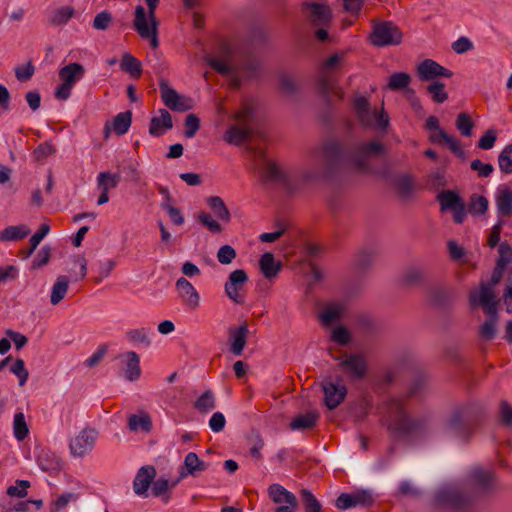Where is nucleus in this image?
Instances as JSON below:
<instances>
[{"mask_svg":"<svg viewBox=\"0 0 512 512\" xmlns=\"http://www.w3.org/2000/svg\"><path fill=\"white\" fill-rule=\"evenodd\" d=\"M499 258L496 264L500 267H507L512 262V247L507 242H502L498 247Z\"/></svg>","mask_w":512,"mask_h":512,"instance_id":"59","label":"nucleus"},{"mask_svg":"<svg viewBox=\"0 0 512 512\" xmlns=\"http://www.w3.org/2000/svg\"><path fill=\"white\" fill-rule=\"evenodd\" d=\"M502 298L506 304V311L508 313H512V268L508 272L506 287L504 289Z\"/></svg>","mask_w":512,"mask_h":512,"instance_id":"64","label":"nucleus"},{"mask_svg":"<svg viewBox=\"0 0 512 512\" xmlns=\"http://www.w3.org/2000/svg\"><path fill=\"white\" fill-rule=\"evenodd\" d=\"M395 188L401 198L407 199L411 197L414 190L412 177L407 174L397 176L395 178Z\"/></svg>","mask_w":512,"mask_h":512,"instance_id":"43","label":"nucleus"},{"mask_svg":"<svg viewBox=\"0 0 512 512\" xmlns=\"http://www.w3.org/2000/svg\"><path fill=\"white\" fill-rule=\"evenodd\" d=\"M317 88L319 93L327 100L330 101L332 96L339 99L342 98L341 90L336 86L334 77L326 71H322L317 78Z\"/></svg>","mask_w":512,"mask_h":512,"instance_id":"21","label":"nucleus"},{"mask_svg":"<svg viewBox=\"0 0 512 512\" xmlns=\"http://www.w3.org/2000/svg\"><path fill=\"white\" fill-rule=\"evenodd\" d=\"M387 413L390 418L389 429L398 436H408L421 432L427 425V421L424 418L410 417L406 413L401 399H391L387 404Z\"/></svg>","mask_w":512,"mask_h":512,"instance_id":"5","label":"nucleus"},{"mask_svg":"<svg viewBox=\"0 0 512 512\" xmlns=\"http://www.w3.org/2000/svg\"><path fill=\"white\" fill-rule=\"evenodd\" d=\"M268 496L276 504L286 503L293 508L298 506L296 496L280 484H271L268 487Z\"/></svg>","mask_w":512,"mask_h":512,"instance_id":"24","label":"nucleus"},{"mask_svg":"<svg viewBox=\"0 0 512 512\" xmlns=\"http://www.w3.org/2000/svg\"><path fill=\"white\" fill-rule=\"evenodd\" d=\"M49 231H50V226L48 224H46V223L41 224L38 231L31 236V238L29 240L30 247L23 252L24 258H28L29 256H31L33 254V252L35 251L37 246L40 244L42 239L49 233Z\"/></svg>","mask_w":512,"mask_h":512,"instance_id":"49","label":"nucleus"},{"mask_svg":"<svg viewBox=\"0 0 512 512\" xmlns=\"http://www.w3.org/2000/svg\"><path fill=\"white\" fill-rule=\"evenodd\" d=\"M252 130L250 127L231 125L224 134V140L231 145L240 146L250 139Z\"/></svg>","mask_w":512,"mask_h":512,"instance_id":"30","label":"nucleus"},{"mask_svg":"<svg viewBox=\"0 0 512 512\" xmlns=\"http://www.w3.org/2000/svg\"><path fill=\"white\" fill-rule=\"evenodd\" d=\"M426 91L431 96V99L435 103L441 104L448 99L446 85L441 81H432L426 87Z\"/></svg>","mask_w":512,"mask_h":512,"instance_id":"44","label":"nucleus"},{"mask_svg":"<svg viewBox=\"0 0 512 512\" xmlns=\"http://www.w3.org/2000/svg\"><path fill=\"white\" fill-rule=\"evenodd\" d=\"M411 82V76L406 72H395L389 77L387 88L391 91L406 89Z\"/></svg>","mask_w":512,"mask_h":512,"instance_id":"48","label":"nucleus"},{"mask_svg":"<svg viewBox=\"0 0 512 512\" xmlns=\"http://www.w3.org/2000/svg\"><path fill=\"white\" fill-rule=\"evenodd\" d=\"M253 116H254V108L250 103L246 102L234 114L233 118L237 122H239L241 125H243L245 127H249V124L253 120Z\"/></svg>","mask_w":512,"mask_h":512,"instance_id":"52","label":"nucleus"},{"mask_svg":"<svg viewBox=\"0 0 512 512\" xmlns=\"http://www.w3.org/2000/svg\"><path fill=\"white\" fill-rule=\"evenodd\" d=\"M495 201L499 216L510 217L512 215V191L510 189L499 190Z\"/></svg>","mask_w":512,"mask_h":512,"instance_id":"33","label":"nucleus"},{"mask_svg":"<svg viewBox=\"0 0 512 512\" xmlns=\"http://www.w3.org/2000/svg\"><path fill=\"white\" fill-rule=\"evenodd\" d=\"M159 89L162 101L168 108L174 111H186L191 108V106L187 104L188 100L180 96L176 90L170 88L166 79L160 78Z\"/></svg>","mask_w":512,"mask_h":512,"instance_id":"13","label":"nucleus"},{"mask_svg":"<svg viewBox=\"0 0 512 512\" xmlns=\"http://www.w3.org/2000/svg\"><path fill=\"white\" fill-rule=\"evenodd\" d=\"M424 277L425 272L423 269L418 267H411L404 272L402 281L407 285H416L421 283Z\"/></svg>","mask_w":512,"mask_h":512,"instance_id":"55","label":"nucleus"},{"mask_svg":"<svg viewBox=\"0 0 512 512\" xmlns=\"http://www.w3.org/2000/svg\"><path fill=\"white\" fill-rule=\"evenodd\" d=\"M300 494L302 496L303 505L306 512H321L322 506L311 491L308 489H302Z\"/></svg>","mask_w":512,"mask_h":512,"instance_id":"53","label":"nucleus"},{"mask_svg":"<svg viewBox=\"0 0 512 512\" xmlns=\"http://www.w3.org/2000/svg\"><path fill=\"white\" fill-rule=\"evenodd\" d=\"M132 123V112L130 110L121 112L118 115L115 116L112 123L109 124L108 122L104 126V136L105 138L109 137L111 129L117 134V135H124L128 132L130 126Z\"/></svg>","mask_w":512,"mask_h":512,"instance_id":"23","label":"nucleus"},{"mask_svg":"<svg viewBox=\"0 0 512 512\" xmlns=\"http://www.w3.org/2000/svg\"><path fill=\"white\" fill-rule=\"evenodd\" d=\"M403 34L401 30L390 21L374 22L370 34V42L376 47L399 45Z\"/></svg>","mask_w":512,"mask_h":512,"instance_id":"6","label":"nucleus"},{"mask_svg":"<svg viewBox=\"0 0 512 512\" xmlns=\"http://www.w3.org/2000/svg\"><path fill=\"white\" fill-rule=\"evenodd\" d=\"M319 413L317 411H309L305 414L296 416L290 423L292 430H307L316 426L319 420Z\"/></svg>","mask_w":512,"mask_h":512,"instance_id":"34","label":"nucleus"},{"mask_svg":"<svg viewBox=\"0 0 512 512\" xmlns=\"http://www.w3.org/2000/svg\"><path fill=\"white\" fill-rule=\"evenodd\" d=\"M473 126L474 123L469 114L463 112L457 116L456 127L463 136H471Z\"/></svg>","mask_w":512,"mask_h":512,"instance_id":"56","label":"nucleus"},{"mask_svg":"<svg viewBox=\"0 0 512 512\" xmlns=\"http://www.w3.org/2000/svg\"><path fill=\"white\" fill-rule=\"evenodd\" d=\"M150 330L147 328L131 329L126 332V338L129 342L137 345H143L149 347L151 345V339L149 337Z\"/></svg>","mask_w":512,"mask_h":512,"instance_id":"46","label":"nucleus"},{"mask_svg":"<svg viewBox=\"0 0 512 512\" xmlns=\"http://www.w3.org/2000/svg\"><path fill=\"white\" fill-rule=\"evenodd\" d=\"M353 107L360 124L365 127L372 126L373 115L370 110V103L368 99L361 95L356 96L353 100Z\"/></svg>","mask_w":512,"mask_h":512,"instance_id":"27","label":"nucleus"},{"mask_svg":"<svg viewBox=\"0 0 512 512\" xmlns=\"http://www.w3.org/2000/svg\"><path fill=\"white\" fill-rule=\"evenodd\" d=\"M375 259V253L371 249H363L358 252L354 259V265L359 271L369 268Z\"/></svg>","mask_w":512,"mask_h":512,"instance_id":"50","label":"nucleus"},{"mask_svg":"<svg viewBox=\"0 0 512 512\" xmlns=\"http://www.w3.org/2000/svg\"><path fill=\"white\" fill-rule=\"evenodd\" d=\"M185 131L184 135L187 138H192L196 135L200 128V119L195 114H188L185 118Z\"/></svg>","mask_w":512,"mask_h":512,"instance_id":"60","label":"nucleus"},{"mask_svg":"<svg viewBox=\"0 0 512 512\" xmlns=\"http://www.w3.org/2000/svg\"><path fill=\"white\" fill-rule=\"evenodd\" d=\"M221 58L211 57L209 65L223 76L242 72L247 78L258 75L260 62L253 51L248 48H232L227 43L220 46Z\"/></svg>","mask_w":512,"mask_h":512,"instance_id":"2","label":"nucleus"},{"mask_svg":"<svg viewBox=\"0 0 512 512\" xmlns=\"http://www.w3.org/2000/svg\"><path fill=\"white\" fill-rule=\"evenodd\" d=\"M13 425L15 438L19 441L24 440L29 433V429L26 424L24 414L22 412L15 414Z\"/></svg>","mask_w":512,"mask_h":512,"instance_id":"54","label":"nucleus"},{"mask_svg":"<svg viewBox=\"0 0 512 512\" xmlns=\"http://www.w3.org/2000/svg\"><path fill=\"white\" fill-rule=\"evenodd\" d=\"M340 369L352 380L364 378L367 363L361 355H349L339 364Z\"/></svg>","mask_w":512,"mask_h":512,"instance_id":"17","label":"nucleus"},{"mask_svg":"<svg viewBox=\"0 0 512 512\" xmlns=\"http://www.w3.org/2000/svg\"><path fill=\"white\" fill-rule=\"evenodd\" d=\"M441 210H450L455 223L461 224L466 218L465 203L461 197L452 190H443L437 195Z\"/></svg>","mask_w":512,"mask_h":512,"instance_id":"8","label":"nucleus"},{"mask_svg":"<svg viewBox=\"0 0 512 512\" xmlns=\"http://www.w3.org/2000/svg\"><path fill=\"white\" fill-rule=\"evenodd\" d=\"M184 465L187 473L195 476L197 472H203L208 468V464L199 459L198 455L194 452H189L184 459Z\"/></svg>","mask_w":512,"mask_h":512,"instance_id":"47","label":"nucleus"},{"mask_svg":"<svg viewBox=\"0 0 512 512\" xmlns=\"http://www.w3.org/2000/svg\"><path fill=\"white\" fill-rule=\"evenodd\" d=\"M74 13L72 6L59 7L50 14L49 23L53 26L64 25L74 16Z\"/></svg>","mask_w":512,"mask_h":512,"instance_id":"42","label":"nucleus"},{"mask_svg":"<svg viewBox=\"0 0 512 512\" xmlns=\"http://www.w3.org/2000/svg\"><path fill=\"white\" fill-rule=\"evenodd\" d=\"M480 418V409L472 403L455 406L445 422L448 433L467 440L476 428Z\"/></svg>","mask_w":512,"mask_h":512,"instance_id":"3","label":"nucleus"},{"mask_svg":"<svg viewBox=\"0 0 512 512\" xmlns=\"http://www.w3.org/2000/svg\"><path fill=\"white\" fill-rule=\"evenodd\" d=\"M37 462L41 470L50 474L57 473L62 469L60 457L51 450L42 449L37 457Z\"/></svg>","mask_w":512,"mask_h":512,"instance_id":"26","label":"nucleus"},{"mask_svg":"<svg viewBox=\"0 0 512 512\" xmlns=\"http://www.w3.org/2000/svg\"><path fill=\"white\" fill-rule=\"evenodd\" d=\"M247 281L248 275L245 270L237 269L232 271L224 286L228 298L237 304H243L244 296L240 292Z\"/></svg>","mask_w":512,"mask_h":512,"instance_id":"11","label":"nucleus"},{"mask_svg":"<svg viewBox=\"0 0 512 512\" xmlns=\"http://www.w3.org/2000/svg\"><path fill=\"white\" fill-rule=\"evenodd\" d=\"M469 301L472 307L482 306L489 316L480 327V337L486 341L492 340L496 335L498 321L497 300L494 291L486 284H480L479 291H471Z\"/></svg>","mask_w":512,"mask_h":512,"instance_id":"4","label":"nucleus"},{"mask_svg":"<svg viewBox=\"0 0 512 512\" xmlns=\"http://www.w3.org/2000/svg\"><path fill=\"white\" fill-rule=\"evenodd\" d=\"M85 75V68L80 63H70L59 70V78L62 82L74 87L75 83Z\"/></svg>","mask_w":512,"mask_h":512,"instance_id":"31","label":"nucleus"},{"mask_svg":"<svg viewBox=\"0 0 512 512\" xmlns=\"http://www.w3.org/2000/svg\"><path fill=\"white\" fill-rule=\"evenodd\" d=\"M488 210V200L484 196L473 194L469 202V211L474 214H484Z\"/></svg>","mask_w":512,"mask_h":512,"instance_id":"57","label":"nucleus"},{"mask_svg":"<svg viewBox=\"0 0 512 512\" xmlns=\"http://www.w3.org/2000/svg\"><path fill=\"white\" fill-rule=\"evenodd\" d=\"M500 171L504 174H512V143L507 145L498 156Z\"/></svg>","mask_w":512,"mask_h":512,"instance_id":"51","label":"nucleus"},{"mask_svg":"<svg viewBox=\"0 0 512 512\" xmlns=\"http://www.w3.org/2000/svg\"><path fill=\"white\" fill-rule=\"evenodd\" d=\"M344 312V305L332 303L324 308L320 314V319L325 326H329L337 321Z\"/></svg>","mask_w":512,"mask_h":512,"instance_id":"41","label":"nucleus"},{"mask_svg":"<svg viewBox=\"0 0 512 512\" xmlns=\"http://www.w3.org/2000/svg\"><path fill=\"white\" fill-rule=\"evenodd\" d=\"M324 391V401L328 409L337 408L346 397L347 389L344 385H337L333 382H324L322 384Z\"/></svg>","mask_w":512,"mask_h":512,"instance_id":"19","label":"nucleus"},{"mask_svg":"<svg viewBox=\"0 0 512 512\" xmlns=\"http://www.w3.org/2000/svg\"><path fill=\"white\" fill-rule=\"evenodd\" d=\"M207 204L212 209L218 220L224 221L226 223L230 221V212L221 197L211 196L207 199Z\"/></svg>","mask_w":512,"mask_h":512,"instance_id":"39","label":"nucleus"},{"mask_svg":"<svg viewBox=\"0 0 512 512\" xmlns=\"http://www.w3.org/2000/svg\"><path fill=\"white\" fill-rule=\"evenodd\" d=\"M469 477L482 493H490L497 487L495 473L482 467H475L470 471Z\"/></svg>","mask_w":512,"mask_h":512,"instance_id":"16","label":"nucleus"},{"mask_svg":"<svg viewBox=\"0 0 512 512\" xmlns=\"http://www.w3.org/2000/svg\"><path fill=\"white\" fill-rule=\"evenodd\" d=\"M96 438L97 433L94 429H83L75 439L70 442L71 453L75 456L83 457L93 449Z\"/></svg>","mask_w":512,"mask_h":512,"instance_id":"15","label":"nucleus"},{"mask_svg":"<svg viewBox=\"0 0 512 512\" xmlns=\"http://www.w3.org/2000/svg\"><path fill=\"white\" fill-rule=\"evenodd\" d=\"M260 271L267 279L277 277L282 269V262L276 260L271 252L264 253L259 260Z\"/></svg>","mask_w":512,"mask_h":512,"instance_id":"29","label":"nucleus"},{"mask_svg":"<svg viewBox=\"0 0 512 512\" xmlns=\"http://www.w3.org/2000/svg\"><path fill=\"white\" fill-rule=\"evenodd\" d=\"M262 178L266 182H278L283 184L290 192L296 191L292 175L284 172L275 163L268 162L262 172Z\"/></svg>","mask_w":512,"mask_h":512,"instance_id":"18","label":"nucleus"},{"mask_svg":"<svg viewBox=\"0 0 512 512\" xmlns=\"http://www.w3.org/2000/svg\"><path fill=\"white\" fill-rule=\"evenodd\" d=\"M30 228L25 224L7 226L0 231V242L19 241L30 234Z\"/></svg>","mask_w":512,"mask_h":512,"instance_id":"32","label":"nucleus"},{"mask_svg":"<svg viewBox=\"0 0 512 512\" xmlns=\"http://www.w3.org/2000/svg\"><path fill=\"white\" fill-rule=\"evenodd\" d=\"M120 182V175L113 174L109 171L100 172L97 176V186L99 190L109 192L110 189H114Z\"/></svg>","mask_w":512,"mask_h":512,"instance_id":"45","label":"nucleus"},{"mask_svg":"<svg viewBox=\"0 0 512 512\" xmlns=\"http://www.w3.org/2000/svg\"><path fill=\"white\" fill-rule=\"evenodd\" d=\"M384 152V145L378 141L357 144L346 149L340 142L329 141L313 152L315 163L294 175L292 179L296 190L301 186L317 181L333 172L344 162H349L359 172L372 171L370 158Z\"/></svg>","mask_w":512,"mask_h":512,"instance_id":"1","label":"nucleus"},{"mask_svg":"<svg viewBox=\"0 0 512 512\" xmlns=\"http://www.w3.org/2000/svg\"><path fill=\"white\" fill-rule=\"evenodd\" d=\"M128 428L132 432H145L148 433L152 429V420L149 414H131L128 418Z\"/></svg>","mask_w":512,"mask_h":512,"instance_id":"35","label":"nucleus"},{"mask_svg":"<svg viewBox=\"0 0 512 512\" xmlns=\"http://www.w3.org/2000/svg\"><path fill=\"white\" fill-rule=\"evenodd\" d=\"M375 499L369 490H358L353 493H342L336 499V507L340 510H346L352 507H369Z\"/></svg>","mask_w":512,"mask_h":512,"instance_id":"9","label":"nucleus"},{"mask_svg":"<svg viewBox=\"0 0 512 512\" xmlns=\"http://www.w3.org/2000/svg\"><path fill=\"white\" fill-rule=\"evenodd\" d=\"M417 75L422 82H432L438 77L451 78L453 72L432 59H425L417 66Z\"/></svg>","mask_w":512,"mask_h":512,"instance_id":"12","label":"nucleus"},{"mask_svg":"<svg viewBox=\"0 0 512 512\" xmlns=\"http://www.w3.org/2000/svg\"><path fill=\"white\" fill-rule=\"evenodd\" d=\"M157 26L158 22L148 24L144 7L138 5L135 9L134 28L143 39H150L154 48L158 46Z\"/></svg>","mask_w":512,"mask_h":512,"instance_id":"10","label":"nucleus"},{"mask_svg":"<svg viewBox=\"0 0 512 512\" xmlns=\"http://www.w3.org/2000/svg\"><path fill=\"white\" fill-rule=\"evenodd\" d=\"M127 365L125 369V378L129 381H136L141 375L140 359L136 352L127 353Z\"/></svg>","mask_w":512,"mask_h":512,"instance_id":"40","label":"nucleus"},{"mask_svg":"<svg viewBox=\"0 0 512 512\" xmlns=\"http://www.w3.org/2000/svg\"><path fill=\"white\" fill-rule=\"evenodd\" d=\"M179 298L189 310L195 311L200 306V295L192 283L180 277L175 284Z\"/></svg>","mask_w":512,"mask_h":512,"instance_id":"14","label":"nucleus"},{"mask_svg":"<svg viewBox=\"0 0 512 512\" xmlns=\"http://www.w3.org/2000/svg\"><path fill=\"white\" fill-rule=\"evenodd\" d=\"M68 287L69 278L65 275L58 276L51 291L50 302L52 305H57L64 299Z\"/></svg>","mask_w":512,"mask_h":512,"instance_id":"36","label":"nucleus"},{"mask_svg":"<svg viewBox=\"0 0 512 512\" xmlns=\"http://www.w3.org/2000/svg\"><path fill=\"white\" fill-rule=\"evenodd\" d=\"M159 114L158 117H153L150 121L149 133L154 137L163 135L164 130L173 127L171 114L166 109H160Z\"/></svg>","mask_w":512,"mask_h":512,"instance_id":"28","label":"nucleus"},{"mask_svg":"<svg viewBox=\"0 0 512 512\" xmlns=\"http://www.w3.org/2000/svg\"><path fill=\"white\" fill-rule=\"evenodd\" d=\"M216 407V398L212 390L204 391L194 402V408L202 414H207Z\"/></svg>","mask_w":512,"mask_h":512,"instance_id":"38","label":"nucleus"},{"mask_svg":"<svg viewBox=\"0 0 512 512\" xmlns=\"http://www.w3.org/2000/svg\"><path fill=\"white\" fill-rule=\"evenodd\" d=\"M235 258L236 251L228 244L221 246L217 252V259L223 265L231 264Z\"/></svg>","mask_w":512,"mask_h":512,"instance_id":"62","label":"nucleus"},{"mask_svg":"<svg viewBox=\"0 0 512 512\" xmlns=\"http://www.w3.org/2000/svg\"><path fill=\"white\" fill-rule=\"evenodd\" d=\"M11 372L16 375L19 379V385L23 386L29 377V372L25 367V363L22 359H16L14 364L10 367Z\"/></svg>","mask_w":512,"mask_h":512,"instance_id":"61","label":"nucleus"},{"mask_svg":"<svg viewBox=\"0 0 512 512\" xmlns=\"http://www.w3.org/2000/svg\"><path fill=\"white\" fill-rule=\"evenodd\" d=\"M122 71L129 73L133 78H139L142 74L141 62L130 53H124L120 62Z\"/></svg>","mask_w":512,"mask_h":512,"instance_id":"37","label":"nucleus"},{"mask_svg":"<svg viewBox=\"0 0 512 512\" xmlns=\"http://www.w3.org/2000/svg\"><path fill=\"white\" fill-rule=\"evenodd\" d=\"M156 476V470L153 466L141 467L133 481V489L137 495H145L153 479Z\"/></svg>","mask_w":512,"mask_h":512,"instance_id":"20","label":"nucleus"},{"mask_svg":"<svg viewBox=\"0 0 512 512\" xmlns=\"http://www.w3.org/2000/svg\"><path fill=\"white\" fill-rule=\"evenodd\" d=\"M434 503L438 507L452 509L455 512H463L468 506V500L454 487H443L434 496Z\"/></svg>","mask_w":512,"mask_h":512,"instance_id":"7","label":"nucleus"},{"mask_svg":"<svg viewBox=\"0 0 512 512\" xmlns=\"http://www.w3.org/2000/svg\"><path fill=\"white\" fill-rule=\"evenodd\" d=\"M30 487V482L27 480H17L15 485L9 486L7 494L11 497H25L27 489Z\"/></svg>","mask_w":512,"mask_h":512,"instance_id":"63","label":"nucleus"},{"mask_svg":"<svg viewBox=\"0 0 512 512\" xmlns=\"http://www.w3.org/2000/svg\"><path fill=\"white\" fill-rule=\"evenodd\" d=\"M304 8L311 11L310 20L315 26H325L331 21V9L326 4L304 3Z\"/></svg>","mask_w":512,"mask_h":512,"instance_id":"22","label":"nucleus"},{"mask_svg":"<svg viewBox=\"0 0 512 512\" xmlns=\"http://www.w3.org/2000/svg\"><path fill=\"white\" fill-rule=\"evenodd\" d=\"M249 330L246 323L237 327L229 329V339L231 342L230 351L236 355L240 356L243 352V349L247 342Z\"/></svg>","mask_w":512,"mask_h":512,"instance_id":"25","label":"nucleus"},{"mask_svg":"<svg viewBox=\"0 0 512 512\" xmlns=\"http://www.w3.org/2000/svg\"><path fill=\"white\" fill-rule=\"evenodd\" d=\"M198 221L205 226L211 233H221L222 232V226L220 223L212 218V216L205 212L201 211L198 214Z\"/></svg>","mask_w":512,"mask_h":512,"instance_id":"58","label":"nucleus"}]
</instances>
